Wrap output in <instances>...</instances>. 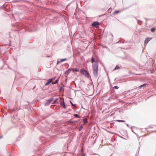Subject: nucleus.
Instances as JSON below:
<instances>
[{"mask_svg":"<svg viewBox=\"0 0 156 156\" xmlns=\"http://www.w3.org/2000/svg\"><path fill=\"white\" fill-rule=\"evenodd\" d=\"M93 74L95 76H97L98 74V63H94L92 65Z\"/></svg>","mask_w":156,"mask_h":156,"instance_id":"f257e3e1","label":"nucleus"},{"mask_svg":"<svg viewBox=\"0 0 156 156\" xmlns=\"http://www.w3.org/2000/svg\"><path fill=\"white\" fill-rule=\"evenodd\" d=\"M80 72L81 73L83 74L86 77H89V73L84 69H80Z\"/></svg>","mask_w":156,"mask_h":156,"instance_id":"f03ea898","label":"nucleus"},{"mask_svg":"<svg viewBox=\"0 0 156 156\" xmlns=\"http://www.w3.org/2000/svg\"><path fill=\"white\" fill-rule=\"evenodd\" d=\"M91 61L92 63H93L94 62H95L94 63H98L97 59L94 58L93 56L92 57L91 59Z\"/></svg>","mask_w":156,"mask_h":156,"instance_id":"7ed1b4c3","label":"nucleus"},{"mask_svg":"<svg viewBox=\"0 0 156 156\" xmlns=\"http://www.w3.org/2000/svg\"><path fill=\"white\" fill-rule=\"evenodd\" d=\"M55 78H51L49 79V80L46 82V83L45 84V86L48 85L50 83H51V82H52V80H54Z\"/></svg>","mask_w":156,"mask_h":156,"instance_id":"20e7f679","label":"nucleus"},{"mask_svg":"<svg viewBox=\"0 0 156 156\" xmlns=\"http://www.w3.org/2000/svg\"><path fill=\"white\" fill-rule=\"evenodd\" d=\"M99 24V23L97 22H93L92 24V26L93 27H97L98 26Z\"/></svg>","mask_w":156,"mask_h":156,"instance_id":"39448f33","label":"nucleus"},{"mask_svg":"<svg viewBox=\"0 0 156 156\" xmlns=\"http://www.w3.org/2000/svg\"><path fill=\"white\" fill-rule=\"evenodd\" d=\"M53 101V98L49 100L45 104V106L48 105L49 104Z\"/></svg>","mask_w":156,"mask_h":156,"instance_id":"423d86ee","label":"nucleus"},{"mask_svg":"<svg viewBox=\"0 0 156 156\" xmlns=\"http://www.w3.org/2000/svg\"><path fill=\"white\" fill-rule=\"evenodd\" d=\"M151 38H146L145 41H144V44H147L148 42L150 41L151 39Z\"/></svg>","mask_w":156,"mask_h":156,"instance_id":"0eeeda50","label":"nucleus"},{"mask_svg":"<svg viewBox=\"0 0 156 156\" xmlns=\"http://www.w3.org/2000/svg\"><path fill=\"white\" fill-rule=\"evenodd\" d=\"M66 60V58H65V59H61L60 61H57V64H58L59 63H60V62H62L63 61H65Z\"/></svg>","mask_w":156,"mask_h":156,"instance_id":"6e6552de","label":"nucleus"},{"mask_svg":"<svg viewBox=\"0 0 156 156\" xmlns=\"http://www.w3.org/2000/svg\"><path fill=\"white\" fill-rule=\"evenodd\" d=\"M60 105L62 106L64 108H66V106L64 103L63 102H61Z\"/></svg>","mask_w":156,"mask_h":156,"instance_id":"1a4fd4ad","label":"nucleus"},{"mask_svg":"<svg viewBox=\"0 0 156 156\" xmlns=\"http://www.w3.org/2000/svg\"><path fill=\"white\" fill-rule=\"evenodd\" d=\"M70 70H69V69H68L66 71L65 73L66 74L68 75V74L70 73Z\"/></svg>","mask_w":156,"mask_h":156,"instance_id":"9d476101","label":"nucleus"},{"mask_svg":"<svg viewBox=\"0 0 156 156\" xmlns=\"http://www.w3.org/2000/svg\"><path fill=\"white\" fill-rule=\"evenodd\" d=\"M58 80H59L58 79L55 82L52 83V84H55L57 83L58 82Z\"/></svg>","mask_w":156,"mask_h":156,"instance_id":"9b49d317","label":"nucleus"},{"mask_svg":"<svg viewBox=\"0 0 156 156\" xmlns=\"http://www.w3.org/2000/svg\"><path fill=\"white\" fill-rule=\"evenodd\" d=\"M117 121L119 122H125L124 120H118Z\"/></svg>","mask_w":156,"mask_h":156,"instance_id":"f8f14e48","label":"nucleus"},{"mask_svg":"<svg viewBox=\"0 0 156 156\" xmlns=\"http://www.w3.org/2000/svg\"><path fill=\"white\" fill-rule=\"evenodd\" d=\"M74 116L75 117L77 118H80V116L78 115L77 114H74Z\"/></svg>","mask_w":156,"mask_h":156,"instance_id":"ddd939ff","label":"nucleus"},{"mask_svg":"<svg viewBox=\"0 0 156 156\" xmlns=\"http://www.w3.org/2000/svg\"><path fill=\"white\" fill-rule=\"evenodd\" d=\"M84 123H86L87 122V119H85L83 120Z\"/></svg>","mask_w":156,"mask_h":156,"instance_id":"4468645a","label":"nucleus"},{"mask_svg":"<svg viewBox=\"0 0 156 156\" xmlns=\"http://www.w3.org/2000/svg\"><path fill=\"white\" fill-rule=\"evenodd\" d=\"M155 29L154 28H152L151 29V31L154 32L155 31Z\"/></svg>","mask_w":156,"mask_h":156,"instance_id":"2eb2a0df","label":"nucleus"},{"mask_svg":"<svg viewBox=\"0 0 156 156\" xmlns=\"http://www.w3.org/2000/svg\"><path fill=\"white\" fill-rule=\"evenodd\" d=\"M119 11H115L114 12V14H117L118 13H119Z\"/></svg>","mask_w":156,"mask_h":156,"instance_id":"dca6fc26","label":"nucleus"},{"mask_svg":"<svg viewBox=\"0 0 156 156\" xmlns=\"http://www.w3.org/2000/svg\"><path fill=\"white\" fill-rule=\"evenodd\" d=\"M69 70H70V71H72L73 72H74L75 71L74 69H69Z\"/></svg>","mask_w":156,"mask_h":156,"instance_id":"f3484780","label":"nucleus"},{"mask_svg":"<svg viewBox=\"0 0 156 156\" xmlns=\"http://www.w3.org/2000/svg\"><path fill=\"white\" fill-rule=\"evenodd\" d=\"M146 84H143V85H142L141 86H140L139 87L140 88V87H144V86H146Z\"/></svg>","mask_w":156,"mask_h":156,"instance_id":"a211bd4d","label":"nucleus"},{"mask_svg":"<svg viewBox=\"0 0 156 156\" xmlns=\"http://www.w3.org/2000/svg\"><path fill=\"white\" fill-rule=\"evenodd\" d=\"M119 67L118 66H116L115 69H119Z\"/></svg>","mask_w":156,"mask_h":156,"instance_id":"6ab92c4d","label":"nucleus"},{"mask_svg":"<svg viewBox=\"0 0 156 156\" xmlns=\"http://www.w3.org/2000/svg\"><path fill=\"white\" fill-rule=\"evenodd\" d=\"M114 88L115 89H118L119 87L117 86H115L114 87Z\"/></svg>","mask_w":156,"mask_h":156,"instance_id":"aec40b11","label":"nucleus"},{"mask_svg":"<svg viewBox=\"0 0 156 156\" xmlns=\"http://www.w3.org/2000/svg\"><path fill=\"white\" fill-rule=\"evenodd\" d=\"M74 70H75V71H76V72H78V71H79V70L78 69H74Z\"/></svg>","mask_w":156,"mask_h":156,"instance_id":"412c9836","label":"nucleus"},{"mask_svg":"<svg viewBox=\"0 0 156 156\" xmlns=\"http://www.w3.org/2000/svg\"><path fill=\"white\" fill-rule=\"evenodd\" d=\"M82 127H81L79 129V131H80L81 129H82Z\"/></svg>","mask_w":156,"mask_h":156,"instance_id":"4be33fe9","label":"nucleus"},{"mask_svg":"<svg viewBox=\"0 0 156 156\" xmlns=\"http://www.w3.org/2000/svg\"><path fill=\"white\" fill-rule=\"evenodd\" d=\"M108 11H110L111 12V10H110V9H108Z\"/></svg>","mask_w":156,"mask_h":156,"instance_id":"5701e85b","label":"nucleus"},{"mask_svg":"<svg viewBox=\"0 0 156 156\" xmlns=\"http://www.w3.org/2000/svg\"><path fill=\"white\" fill-rule=\"evenodd\" d=\"M108 11H110L111 12V10H110V9H108Z\"/></svg>","mask_w":156,"mask_h":156,"instance_id":"b1692460","label":"nucleus"},{"mask_svg":"<svg viewBox=\"0 0 156 156\" xmlns=\"http://www.w3.org/2000/svg\"><path fill=\"white\" fill-rule=\"evenodd\" d=\"M108 11H110L111 12V10H110V9H108Z\"/></svg>","mask_w":156,"mask_h":156,"instance_id":"393cba45","label":"nucleus"},{"mask_svg":"<svg viewBox=\"0 0 156 156\" xmlns=\"http://www.w3.org/2000/svg\"><path fill=\"white\" fill-rule=\"evenodd\" d=\"M14 2H17V1H15Z\"/></svg>","mask_w":156,"mask_h":156,"instance_id":"a878e982","label":"nucleus"}]
</instances>
